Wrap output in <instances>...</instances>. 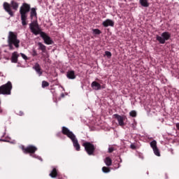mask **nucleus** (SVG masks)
I'll use <instances>...</instances> for the list:
<instances>
[{"label": "nucleus", "instance_id": "f257e3e1", "mask_svg": "<svg viewBox=\"0 0 179 179\" xmlns=\"http://www.w3.org/2000/svg\"><path fill=\"white\" fill-rule=\"evenodd\" d=\"M29 29L31 33H33V34H34L35 36L41 34V37L44 41L45 44L50 45L51 44L54 43V41L51 40V37L47 35V34H45V32L41 31L37 20L33 21L31 23L29 24Z\"/></svg>", "mask_w": 179, "mask_h": 179}, {"label": "nucleus", "instance_id": "f03ea898", "mask_svg": "<svg viewBox=\"0 0 179 179\" xmlns=\"http://www.w3.org/2000/svg\"><path fill=\"white\" fill-rule=\"evenodd\" d=\"M7 43L9 50H15V48H19L20 40L17 38V33L10 31L8 32Z\"/></svg>", "mask_w": 179, "mask_h": 179}, {"label": "nucleus", "instance_id": "7ed1b4c3", "mask_svg": "<svg viewBox=\"0 0 179 179\" xmlns=\"http://www.w3.org/2000/svg\"><path fill=\"white\" fill-rule=\"evenodd\" d=\"M30 12V6L27 3H22L20 8L22 26H27V14Z\"/></svg>", "mask_w": 179, "mask_h": 179}, {"label": "nucleus", "instance_id": "20e7f679", "mask_svg": "<svg viewBox=\"0 0 179 179\" xmlns=\"http://www.w3.org/2000/svg\"><path fill=\"white\" fill-rule=\"evenodd\" d=\"M3 6L4 10H6V12H7V13H8L10 16H13V11H12V8L14 10H17V9L19 8V3L15 1H12L10 2V4H9V3L4 2Z\"/></svg>", "mask_w": 179, "mask_h": 179}, {"label": "nucleus", "instance_id": "39448f33", "mask_svg": "<svg viewBox=\"0 0 179 179\" xmlns=\"http://www.w3.org/2000/svg\"><path fill=\"white\" fill-rule=\"evenodd\" d=\"M12 87V83L10 81H8L6 84L0 86V94H10Z\"/></svg>", "mask_w": 179, "mask_h": 179}, {"label": "nucleus", "instance_id": "423d86ee", "mask_svg": "<svg viewBox=\"0 0 179 179\" xmlns=\"http://www.w3.org/2000/svg\"><path fill=\"white\" fill-rule=\"evenodd\" d=\"M85 148V152H87L89 156H93L96 150V147L90 142H85L83 144Z\"/></svg>", "mask_w": 179, "mask_h": 179}, {"label": "nucleus", "instance_id": "0eeeda50", "mask_svg": "<svg viewBox=\"0 0 179 179\" xmlns=\"http://www.w3.org/2000/svg\"><path fill=\"white\" fill-rule=\"evenodd\" d=\"M170 37H171V34H170V32H163L160 36L157 35L156 38L157 41H159V44H164L166 41L170 40Z\"/></svg>", "mask_w": 179, "mask_h": 179}, {"label": "nucleus", "instance_id": "6e6552de", "mask_svg": "<svg viewBox=\"0 0 179 179\" xmlns=\"http://www.w3.org/2000/svg\"><path fill=\"white\" fill-rule=\"evenodd\" d=\"M22 150L25 154L30 153L31 155H33L37 152V148L34 145H28L27 148L22 145Z\"/></svg>", "mask_w": 179, "mask_h": 179}, {"label": "nucleus", "instance_id": "1a4fd4ad", "mask_svg": "<svg viewBox=\"0 0 179 179\" xmlns=\"http://www.w3.org/2000/svg\"><path fill=\"white\" fill-rule=\"evenodd\" d=\"M113 117L117 120L120 127H125L124 121H125V118H127L126 116H121L118 114H115L113 115Z\"/></svg>", "mask_w": 179, "mask_h": 179}, {"label": "nucleus", "instance_id": "9d476101", "mask_svg": "<svg viewBox=\"0 0 179 179\" xmlns=\"http://www.w3.org/2000/svg\"><path fill=\"white\" fill-rule=\"evenodd\" d=\"M62 133L63 134V135H66V136L69 137V139H71L73 137L75 136L73 132L69 131V129L65 127H62Z\"/></svg>", "mask_w": 179, "mask_h": 179}, {"label": "nucleus", "instance_id": "9b49d317", "mask_svg": "<svg viewBox=\"0 0 179 179\" xmlns=\"http://www.w3.org/2000/svg\"><path fill=\"white\" fill-rule=\"evenodd\" d=\"M70 139L73 142V145L76 150L79 152V150H80V145H79V142H78V138H76V136H74Z\"/></svg>", "mask_w": 179, "mask_h": 179}, {"label": "nucleus", "instance_id": "f8f14e48", "mask_svg": "<svg viewBox=\"0 0 179 179\" xmlns=\"http://www.w3.org/2000/svg\"><path fill=\"white\" fill-rule=\"evenodd\" d=\"M33 69L36 71L38 76H41V75H43V70L41 69V66H40L38 63L35 64V65L33 66Z\"/></svg>", "mask_w": 179, "mask_h": 179}, {"label": "nucleus", "instance_id": "ddd939ff", "mask_svg": "<svg viewBox=\"0 0 179 179\" xmlns=\"http://www.w3.org/2000/svg\"><path fill=\"white\" fill-rule=\"evenodd\" d=\"M102 25L103 27H108V26L114 27V21H113V20L107 19L103 22Z\"/></svg>", "mask_w": 179, "mask_h": 179}, {"label": "nucleus", "instance_id": "4468645a", "mask_svg": "<svg viewBox=\"0 0 179 179\" xmlns=\"http://www.w3.org/2000/svg\"><path fill=\"white\" fill-rule=\"evenodd\" d=\"M91 87L94 90H101V85L96 81H93L91 84Z\"/></svg>", "mask_w": 179, "mask_h": 179}, {"label": "nucleus", "instance_id": "2eb2a0df", "mask_svg": "<svg viewBox=\"0 0 179 179\" xmlns=\"http://www.w3.org/2000/svg\"><path fill=\"white\" fill-rule=\"evenodd\" d=\"M19 58V55H17V52H14L12 54L11 57V62L13 64H17V59Z\"/></svg>", "mask_w": 179, "mask_h": 179}, {"label": "nucleus", "instance_id": "dca6fc26", "mask_svg": "<svg viewBox=\"0 0 179 179\" xmlns=\"http://www.w3.org/2000/svg\"><path fill=\"white\" fill-rule=\"evenodd\" d=\"M66 76L68 79H76V76L75 75V71H69L67 72Z\"/></svg>", "mask_w": 179, "mask_h": 179}, {"label": "nucleus", "instance_id": "f3484780", "mask_svg": "<svg viewBox=\"0 0 179 179\" xmlns=\"http://www.w3.org/2000/svg\"><path fill=\"white\" fill-rule=\"evenodd\" d=\"M49 176L52 178H57L58 176V170H57V168H53Z\"/></svg>", "mask_w": 179, "mask_h": 179}, {"label": "nucleus", "instance_id": "a211bd4d", "mask_svg": "<svg viewBox=\"0 0 179 179\" xmlns=\"http://www.w3.org/2000/svg\"><path fill=\"white\" fill-rule=\"evenodd\" d=\"M30 17L33 20V17H37V11L36 8H31Z\"/></svg>", "mask_w": 179, "mask_h": 179}, {"label": "nucleus", "instance_id": "6ab92c4d", "mask_svg": "<svg viewBox=\"0 0 179 179\" xmlns=\"http://www.w3.org/2000/svg\"><path fill=\"white\" fill-rule=\"evenodd\" d=\"M38 50H41L42 52H45V51H47V47H45L44 44H43L42 43L38 42Z\"/></svg>", "mask_w": 179, "mask_h": 179}, {"label": "nucleus", "instance_id": "aec40b11", "mask_svg": "<svg viewBox=\"0 0 179 179\" xmlns=\"http://www.w3.org/2000/svg\"><path fill=\"white\" fill-rule=\"evenodd\" d=\"M139 2L141 6H143L144 8H148L149 1H148V0H139Z\"/></svg>", "mask_w": 179, "mask_h": 179}, {"label": "nucleus", "instance_id": "412c9836", "mask_svg": "<svg viewBox=\"0 0 179 179\" xmlns=\"http://www.w3.org/2000/svg\"><path fill=\"white\" fill-rule=\"evenodd\" d=\"M104 163L106 164V166H110L113 164V160L111 158H110V157H107L104 160Z\"/></svg>", "mask_w": 179, "mask_h": 179}, {"label": "nucleus", "instance_id": "4be33fe9", "mask_svg": "<svg viewBox=\"0 0 179 179\" xmlns=\"http://www.w3.org/2000/svg\"><path fill=\"white\" fill-rule=\"evenodd\" d=\"M150 145L152 150L157 148V142L155 140L151 141Z\"/></svg>", "mask_w": 179, "mask_h": 179}, {"label": "nucleus", "instance_id": "5701e85b", "mask_svg": "<svg viewBox=\"0 0 179 179\" xmlns=\"http://www.w3.org/2000/svg\"><path fill=\"white\" fill-rule=\"evenodd\" d=\"M50 86V83L45 80L42 81V87L44 89L45 87H48Z\"/></svg>", "mask_w": 179, "mask_h": 179}, {"label": "nucleus", "instance_id": "b1692460", "mask_svg": "<svg viewBox=\"0 0 179 179\" xmlns=\"http://www.w3.org/2000/svg\"><path fill=\"white\" fill-rule=\"evenodd\" d=\"M152 150L156 156L160 157V151L159 150V148H154Z\"/></svg>", "mask_w": 179, "mask_h": 179}, {"label": "nucleus", "instance_id": "393cba45", "mask_svg": "<svg viewBox=\"0 0 179 179\" xmlns=\"http://www.w3.org/2000/svg\"><path fill=\"white\" fill-rule=\"evenodd\" d=\"M102 171H103V173H110V168H108L107 166H103L102 168Z\"/></svg>", "mask_w": 179, "mask_h": 179}, {"label": "nucleus", "instance_id": "a878e982", "mask_svg": "<svg viewBox=\"0 0 179 179\" xmlns=\"http://www.w3.org/2000/svg\"><path fill=\"white\" fill-rule=\"evenodd\" d=\"M92 31H93V33L95 34H101V31H100V29H92Z\"/></svg>", "mask_w": 179, "mask_h": 179}, {"label": "nucleus", "instance_id": "bb28decb", "mask_svg": "<svg viewBox=\"0 0 179 179\" xmlns=\"http://www.w3.org/2000/svg\"><path fill=\"white\" fill-rule=\"evenodd\" d=\"M129 115H130V117H136V111H135V110H131V111L129 113Z\"/></svg>", "mask_w": 179, "mask_h": 179}, {"label": "nucleus", "instance_id": "cd10ccee", "mask_svg": "<svg viewBox=\"0 0 179 179\" xmlns=\"http://www.w3.org/2000/svg\"><path fill=\"white\" fill-rule=\"evenodd\" d=\"M105 54H106V57H108V58H111V56L113 55L110 53V52H109V51H106V52H105Z\"/></svg>", "mask_w": 179, "mask_h": 179}, {"label": "nucleus", "instance_id": "c85d7f7f", "mask_svg": "<svg viewBox=\"0 0 179 179\" xmlns=\"http://www.w3.org/2000/svg\"><path fill=\"white\" fill-rule=\"evenodd\" d=\"M20 55H21L22 58H23V59H25V61H27V59H29V58L27 57V56H26V55H24L23 53H20Z\"/></svg>", "mask_w": 179, "mask_h": 179}, {"label": "nucleus", "instance_id": "c756f323", "mask_svg": "<svg viewBox=\"0 0 179 179\" xmlns=\"http://www.w3.org/2000/svg\"><path fill=\"white\" fill-rule=\"evenodd\" d=\"M114 152V148L110 147L108 148V153H113Z\"/></svg>", "mask_w": 179, "mask_h": 179}, {"label": "nucleus", "instance_id": "7c9ffc66", "mask_svg": "<svg viewBox=\"0 0 179 179\" xmlns=\"http://www.w3.org/2000/svg\"><path fill=\"white\" fill-rule=\"evenodd\" d=\"M32 57H37V51L36 50L32 51Z\"/></svg>", "mask_w": 179, "mask_h": 179}, {"label": "nucleus", "instance_id": "2f4dec72", "mask_svg": "<svg viewBox=\"0 0 179 179\" xmlns=\"http://www.w3.org/2000/svg\"><path fill=\"white\" fill-rule=\"evenodd\" d=\"M130 148H131V149H133V150L136 149V146L135 145H134V144H131V145H130Z\"/></svg>", "mask_w": 179, "mask_h": 179}, {"label": "nucleus", "instance_id": "473e14b6", "mask_svg": "<svg viewBox=\"0 0 179 179\" xmlns=\"http://www.w3.org/2000/svg\"><path fill=\"white\" fill-rule=\"evenodd\" d=\"M101 89H106V84L101 85Z\"/></svg>", "mask_w": 179, "mask_h": 179}, {"label": "nucleus", "instance_id": "72a5a7b5", "mask_svg": "<svg viewBox=\"0 0 179 179\" xmlns=\"http://www.w3.org/2000/svg\"><path fill=\"white\" fill-rule=\"evenodd\" d=\"M176 127L177 129L179 131V123H176Z\"/></svg>", "mask_w": 179, "mask_h": 179}, {"label": "nucleus", "instance_id": "f704fd0d", "mask_svg": "<svg viewBox=\"0 0 179 179\" xmlns=\"http://www.w3.org/2000/svg\"><path fill=\"white\" fill-rule=\"evenodd\" d=\"M20 115H23V112L20 111Z\"/></svg>", "mask_w": 179, "mask_h": 179}, {"label": "nucleus", "instance_id": "c9c22d12", "mask_svg": "<svg viewBox=\"0 0 179 179\" xmlns=\"http://www.w3.org/2000/svg\"><path fill=\"white\" fill-rule=\"evenodd\" d=\"M62 96H63V97H64V94H62Z\"/></svg>", "mask_w": 179, "mask_h": 179}, {"label": "nucleus", "instance_id": "e433bc0d", "mask_svg": "<svg viewBox=\"0 0 179 179\" xmlns=\"http://www.w3.org/2000/svg\"><path fill=\"white\" fill-rule=\"evenodd\" d=\"M0 141H3V140H0Z\"/></svg>", "mask_w": 179, "mask_h": 179}, {"label": "nucleus", "instance_id": "4c0bfd02", "mask_svg": "<svg viewBox=\"0 0 179 179\" xmlns=\"http://www.w3.org/2000/svg\"><path fill=\"white\" fill-rule=\"evenodd\" d=\"M0 105H1V101H0Z\"/></svg>", "mask_w": 179, "mask_h": 179}]
</instances>
